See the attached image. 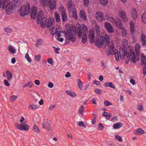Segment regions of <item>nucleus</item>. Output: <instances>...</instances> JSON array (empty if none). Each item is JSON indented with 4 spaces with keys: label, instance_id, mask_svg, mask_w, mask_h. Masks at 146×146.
I'll return each mask as SVG.
<instances>
[{
    "label": "nucleus",
    "instance_id": "nucleus-1",
    "mask_svg": "<svg viewBox=\"0 0 146 146\" xmlns=\"http://www.w3.org/2000/svg\"><path fill=\"white\" fill-rule=\"evenodd\" d=\"M110 37L108 35L104 32L100 37V41L98 39L95 42L96 45L98 47H102L105 48L106 47V44H107L108 48V52L109 54H112L114 53V42L112 41H109Z\"/></svg>",
    "mask_w": 146,
    "mask_h": 146
},
{
    "label": "nucleus",
    "instance_id": "nucleus-2",
    "mask_svg": "<svg viewBox=\"0 0 146 146\" xmlns=\"http://www.w3.org/2000/svg\"><path fill=\"white\" fill-rule=\"evenodd\" d=\"M21 4V0H13L11 3L9 0H0V7L4 8L6 6V13L10 15L13 11L15 9L16 7Z\"/></svg>",
    "mask_w": 146,
    "mask_h": 146
},
{
    "label": "nucleus",
    "instance_id": "nucleus-3",
    "mask_svg": "<svg viewBox=\"0 0 146 146\" xmlns=\"http://www.w3.org/2000/svg\"><path fill=\"white\" fill-rule=\"evenodd\" d=\"M119 54L122 59H123L125 57H127L134 63L136 62L137 61V58L135 56L134 51L132 50H131L129 52L127 53L126 48L121 47L119 49Z\"/></svg>",
    "mask_w": 146,
    "mask_h": 146
},
{
    "label": "nucleus",
    "instance_id": "nucleus-4",
    "mask_svg": "<svg viewBox=\"0 0 146 146\" xmlns=\"http://www.w3.org/2000/svg\"><path fill=\"white\" fill-rule=\"evenodd\" d=\"M64 36L65 38V44H67L68 42L71 41L74 42L76 40V37L75 36H73L72 35H69L66 34L65 32L63 31H60V32L57 34L56 36V39L58 40L60 42H62L63 40V38H60V37L62 36Z\"/></svg>",
    "mask_w": 146,
    "mask_h": 146
},
{
    "label": "nucleus",
    "instance_id": "nucleus-5",
    "mask_svg": "<svg viewBox=\"0 0 146 146\" xmlns=\"http://www.w3.org/2000/svg\"><path fill=\"white\" fill-rule=\"evenodd\" d=\"M82 30L80 28H78V37L80 38L82 32L83 35L82 36V42L83 43H85L87 40V34L88 33V30L87 27L85 25H83L82 26Z\"/></svg>",
    "mask_w": 146,
    "mask_h": 146
},
{
    "label": "nucleus",
    "instance_id": "nucleus-6",
    "mask_svg": "<svg viewBox=\"0 0 146 146\" xmlns=\"http://www.w3.org/2000/svg\"><path fill=\"white\" fill-rule=\"evenodd\" d=\"M30 4L27 3L25 5L21 6L20 10V15L22 17L28 15L30 13Z\"/></svg>",
    "mask_w": 146,
    "mask_h": 146
},
{
    "label": "nucleus",
    "instance_id": "nucleus-7",
    "mask_svg": "<svg viewBox=\"0 0 146 146\" xmlns=\"http://www.w3.org/2000/svg\"><path fill=\"white\" fill-rule=\"evenodd\" d=\"M108 20L111 22L114 25L120 22V19L118 18L114 19L111 17H109L108 14H106L104 17V20Z\"/></svg>",
    "mask_w": 146,
    "mask_h": 146
},
{
    "label": "nucleus",
    "instance_id": "nucleus-8",
    "mask_svg": "<svg viewBox=\"0 0 146 146\" xmlns=\"http://www.w3.org/2000/svg\"><path fill=\"white\" fill-rule=\"evenodd\" d=\"M15 125L16 128L21 130L28 131L29 128V125H23V123L19 124L17 123H15Z\"/></svg>",
    "mask_w": 146,
    "mask_h": 146
},
{
    "label": "nucleus",
    "instance_id": "nucleus-9",
    "mask_svg": "<svg viewBox=\"0 0 146 146\" xmlns=\"http://www.w3.org/2000/svg\"><path fill=\"white\" fill-rule=\"evenodd\" d=\"M119 16L121 19L123 21L126 22L127 20V18L126 16L125 12L123 11H120L118 13Z\"/></svg>",
    "mask_w": 146,
    "mask_h": 146
},
{
    "label": "nucleus",
    "instance_id": "nucleus-10",
    "mask_svg": "<svg viewBox=\"0 0 146 146\" xmlns=\"http://www.w3.org/2000/svg\"><path fill=\"white\" fill-rule=\"evenodd\" d=\"M118 24H116L115 26H117L118 27L119 29L121 30V33L122 35L123 36H125L126 34V30L123 27V26L120 20V22Z\"/></svg>",
    "mask_w": 146,
    "mask_h": 146
},
{
    "label": "nucleus",
    "instance_id": "nucleus-11",
    "mask_svg": "<svg viewBox=\"0 0 146 146\" xmlns=\"http://www.w3.org/2000/svg\"><path fill=\"white\" fill-rule=\"evenodd\" d=\"M95 34V33L94 30L91 29L89 30L88 38L90 39V43L93 42L94 39Z\"/></svg>",
    "mask_w": 146,
    "mask_h": 146
},
{
    "label": "nucleus",
    "instance_id": "nucleus-12",
    "mask_svg": "<svg viewBox=\"0 0 146 146\" xmlns=\"http://www.w3.org/2000/svg\"><path fill=\"white\" fill-rule=\"evenodd\" d=\"M105 26L109 33H113L114 32V30L112 26L109 23H105Z\"/></svg>",
    "mask_w": 146,
    "mask_h": 146
},
{
    "label": "nucleus",
    "instance_id": "nucleus-13",
    "mask_svg": "<svg viewBox=\"0 0 146 146\" xmlns=\"http://www.w3.org/2000/svg\"><path fill=\"white\" fill-rule=\"evenodd\" d=\"M37 8L35 7H33L31 9V11L30 14L31 18L33 19H35L36 15Z\"/></svg>",
    "mask_w": 146,
    "mask_h": 146
},
{
    "label": "nucleus",
    "instance_id": "nucleus-14",
    "mask_svg": "<svg viewBox=\"0 0 146 146\" xmlns=\"http://www.w3.org/2000/svg\"><path fill=\"white\" fill-rule=\"evenodd\" d=\"M51 10H54L56 8V0H50L48 5Z\"/></svg>",
    "mask_w": 146,
    "mask_h": 146
},
{
    "label": "nucleus",
    "instance_id": "nucleus-15",
    "mask_svg": "<svg viewBox=\"0 0 146 146\" xmlns=\"http://www.w3.org/2000/svg\"><path fill=\"white\" fill-rule=\"evenodd\" d=\"M140 42L143 46H146V36L145 34L142 33L140 37Z\"/></svg>",
    "mask_w": 146,
    "mask_h": 146
},
{
    "label": "nucleus",
    "instance_id": "nucleus-16",
    "mask_svg": "<svg viewBox=\"0 0 146 146\" xmlns=\"http://www.w3.org/2000/svg\"><path fill=\"white\" fill-rule=\"evenodd\" d=\"M96 17L97 19L99 22H101L104 20V17L102 13L101 12L99 11L97 12Z\"/></svg>",
    "mask_w": 146,
    "mask_h": 146
},
{
    "label": "nucleus",
    "instance_id": "nucleus-17",
    "mask_svg": "<svg viewBox=\"0 0 146 146\" xmlns=\"http://www.w3.org/2000/svg\"><path fill=\"white\" fill-rule=\"evenodd\" d=\"M42 124V128L44 129H46L49 130L51 129V127L50 124L47 121H46L43 122Z\"/></svg>",
    "mask_w": 146,
    "mask_h": 146
},
{
    "label": "nucleus",
    "instance_id": "nucleus-18",
    "mask_svg": "<svg viewBox=\"0 0 146 146\" xmlns=\"http://www.w3.org/2000/svg\"><path fill=\"white\" fill-rule=\"evenodd\" d=\"M65 27L67 29V33H66V31H63L66 34H68L69 35H72L74 36L72 33H71L72 30H73L72 28L69 25H66Z\"/></svg>",
    "mask_w": 146,
    "mask_h": 146
},
{
    "label": "nucleus",
    "instance_id": "nucleus-19",
    "mask_svg": "<svg viewBox=\"0 0 146 146\" xmlns=\"http://www.w3.org/2000/svg\"><path fill=\"white\" fill-rule=\"evenodd\" d=\"M40 21L41 26L42 27H44L47 24V19L45 17L41 19Z\"/></svg>",
    "mask_w": 146,
    "mask_h": 146
},
{
    "label": "nucleus",
    "instance_id": "nucleus-20",
    "mask_svg": "<svg viewBox=\"0 0 146 146\" xmlns=\"http://www.w3.org/2000/svg\"><path fill=\"white\" fill-rule=\"evenodd\" d=\"M58 28L57 27L54 28L53 27H52L51 29V34L52 35H54V34H55L56 36V35H57V34L60 31H58Z\"/></svg>",
    "mask_w": 146,
    "mask_h": 146
},
{
    "label": "nucleus",
    "instance_id": "nucleus-21",
    "mask_svg": "<svg viewBox=\"0 0 146 146\" xmlns=\"http://www.w3.org/2000/svg\"><path fill=\"white\" fill-rule=\"evenodd\" d=\"M80 17L84 21L86 19V16L84 11L82 9L80 11Z\"/></svg>",
    "mask_w": 146,
    "mask_h": 146
},
{
    "label": "nucleus",
    "instance_id": "nucleus-22",
    "mask_svg": "<svg viewBox=\"0 0 146 146\" xmlns=\"http://www.w3.org/2000/svg\"><path fill=\"white\" fill-rule=\"evenodd\" d=\"M140 45L138 44H137L135 46V52L136 55L139 57L140 54Z\"/></svg>",
    "mask_w": 146,
    "mask_h": 146
},
{
    "label": "nucleus",
    "instance_id": "nucleus-23",
    "mask_svg": "<svg viewBox=\"0 0 146 146\" xmlns=\"http://www.w3.org/2000/svg\"><path fill=\"white\" fill-rule=\"evenodd\" d=\"M123 123L121 122H118L114 124L113 125V127L114 129H116L121 127L123 126Z\"/></svg>",
    "mask_w": 146,
    "mask_h": 146
},
{
    "label": "nucleus",
    "instance_id": "nucleus-24",
    "mask_svg": "<svg viewBox=\"0 0 146 146\" xmlns=\"http://www.w3.org/2000/svg\"><path fill=\"white\" fill-rule=\"evenodd\" d=\"M130 26L131 32L132 34H133L135 32V27L134 24L132 23V22H131L130 24Z\"/></svg>",
    "mask_w": 146,
    "mask_h": 146
},
{
    "label": "nucleus",
    "instance_id": "nucleus-25",
    "mask_svg": "<svg viewBox=\"0 0 146 146\" xmlns=\"http://www.w3.org/2000/svg\"><path fill=\"white\" fill-rule=\"evenodd\" d=\"M6 73L7 74V79L9 81H10L12 79L13 77L12 74H11L8 70H6Z\"/></svg>",
    "mask_w": 146,
    "mask_h": 146
},
{
    "label": "nucleus",
    "instance_id": "nucleus-26",
    "mask_svg": "<svg viewBox=\"0 0 146 146\" xmlns=\"http://www.w3.org/2000/svg\"><path fill=\"white\" fill-rule=\"evenodd\" d=\"M55 22L54 20V19L52 18L49 19L47 23V27L48 28L50 27L52 25H53L54 23Z\"/></svg>",
    "mask_w": 146,
    "mask_h": 146
},
{
    "label": "nucleus",
    "instance_id": "nucleus-27",
    "mask_svg": "<svg viewBox=\"0 0 146 146\" xmlns=\"http://www.w3.org/2000/svg\"><path fill=\"white\" fill-rule=\"evenodd\" d=\"M132 16L134 19H135L137 17V11L135 8H133L132 10Z\"/></svg>",
    "mask_w": 146,
    "mask_h": 146
},
{
    "label": "nucleus",
    "instance_id": "nucleus-28",
    "mask_svg": "<svg viewBox=\"0 0 146 146\" xmlns=\"http://www.w3.org/2000/svg\"><path fill=\"white\" fill-rule=\"evenodd\" d=\"M144 132V131L141 128L138 129L135 131V134L140 135L143 134Z\"/></svg>",
    "mask_w": 146,
    "mask_h": 146
},
{
    "label": "nucleus",
    "instance_id": "nucleus-29",
    "mask_svg": "<svg viewBox=\"0 0 146 146\" xmlns=\"http://www.w3.org/2000/svg\"><path fill=\"white\" fill-rule=\"evenodd\" d=\"M68 6L69 9L70 10H72L74 7H75L72 3V0H69Z\"/></svg>",
    "mask_w": 146,
    "mask_h": 146
},
{
    "label": "nucleus",
    "instance_id": "nucleus-30",
    "mask_svg": "<svg viewBox=\"0 0 146 146\" xmlns=\"http://www.w3.org/2000/svg\"><path fill=\"white\" fill-rule=\"evenodd\" d=\"M141 63L143 64L146 65V57L144 55V54H141Z\"/></svg>",
    "mask_w": 146,
    "mask_h": 146
},
{
    "label": "nucleus",
    "instance_id": "nucleus-31",
    "mask_svg": "<svg viewBox=\"0 0 146 146\" xmlns=\"http://www.w3.org/2000/svg\"><path fill=\"white\" fill-rule=\"evenodd\" d=\"M39 106L38 105H35L34 104H32L30 105L29 106V109L32 110H35L38 108Z\"/></svg>",
    "mask_w": 146,
    "mask_h": 146
},
{
    "label": "nucleus",
    "instance_id": "nucleus-32",
    "mask_svg": "<svg viewBox=\"0 0 146 146\" xmlns=\"http://www.w3.org/2000/svg\"><path fill=\"white\" fill-rule=\"evenodd\" d=\"M71 10L72 11L73 17L75 19H76L77 18V15L75 8L74 7Z\"/></svg>",
    "mask_w": 146,
    "mask_h": 146
},
{
    "label": "nucleus",
    "instance_id": "nucleus-33",
    "mask_svg": "<svg viewBox=\"0 0 146 146\" xmlns=\"http://www.w3.org/2000/svg\"><path fill=\"white\" fill-rule=\"evenodd\" d=\"M43 15V11H41L38 12L37 17V21H40V20L42 19Z\"/></svg>",
    "mask_w": 146,
    "mask_h": 146
},
{
    "label": "nucleus",
    "instance_id": "nucleus-34",
    "mask_svg": "<svg viewBox=\"0 0 146 146\" xmlns=\"http://www.w3.org/2000/svg\"><path fill=\"white\" fill-rule=\"evenodd\" d=\"M50 0H41L42 5L44 6H47L48 5Z\"/></svg>",
    "mask_w": 146,
    "mask_h": 146
},
{
    "label": "nucleus",
    "instance_id": "nucleus-35",
    "mask_svg": "<svg viewBox=\"0 0 146 146\" xmlns=\"http://www.w3.org/2000/svg\"><path fill=\"white\" fill-rule=\"evenodd\" d=\"M114 53L112 54H115V56L116 60L117 61H118L119 59V56L118 52L117 50L115 49L114 51L113 50Z\"/></svg>",
    "mask_w": 146,
    "mask_h": 146
},
{
    "label": "nucleus",
    "instance_id": "nucleus-36",
    "mask_svg": "<svg viewBox=\"0 0 146 146\" xmlns=\"http://www.w3.org/2000/svg\"><path fill=\"white\" fill-rule=\"evenodd\" d=\"M62 19L63 22H65L67 19V16L66 13H61Z\"/></svg>",
    "mask_w": 146,
    "mask_h": 146
},
{
    "label": "nucleus",
    "instance_id": "nucleus-37",
    "mask_svg": "<svg viewBox=\"0 0 146 146\" xmlns=\"http://www.w3.org/2000/svg\"><path fill=\"white\" fill-rule=\"evenodd\" d=\"M33 130L34 131L37 133H38L40 132V130L39 128L36 125H34L33 126Z\"/></svg>",
    "mask_w": 146,
    "mask_h": 146
},
{
    "label": "nucleus",
    "instance_id": "nucleus-38",
    "mask_svg": "<svg viewBox=\"0 0 146 146\" xmlns=\"http://www.w3.org/2000/svg\"><path fill=\"white\" fill-rule=\"evenodd\" d=\"M33 85V84L31 82H28L26 84L23 86V88H25L26 87L28 86L29 88H31L32 87Z\"/></svg>",
    "mask_w": 146,
    "mask_h": 146
},
{
    "label": "nucleus",
    "instance_id": "nucleus-39",
    "mask_svg": "<svg viewBox=\"0 0 146 146\" xmlns=\"http://www.w3.org/2000/svg\"><path fill=\"white\" fill-rule=\"evenodd\" d=\"M95 29L96 31V33L97 35H100V29L99 26L96 25L95 26Z\"/></svg>",
    "mask_w": 146,
    "mask_h": 146
},
{
    "label": "nucleus",
    "instance_id": "nucleus-40",
    "mask_svg": "<svg viewBox=\"0 0 146 146\" xmlns=\"http://www.w3.org/2000/svg\"><path fill=\"white\" fill-rule=\"evenodd\" d=\"M105 85L106 87H109L113 89H115V87L113 85L112 83L111 82H107L105 83Z\"/></svg>",
    "mask_w": 146,
    "mask_h": 146
},
{
    "label": "nucleus",
    "instance_id": "nucleus-41",
    "mask_svg": "<svg viewBox=\"0 0 146 146\" xmlns=\"http://www.w3.org/2000/svg\"><path fill=\"white\" fill-rule=\"evenodd\" d=\"M9 51L13 54H14L16 51V50L14 47L11 45H10L9 47Z\"/></svg>",
    "mask_w": 146,
    "mask_h": 146
},
{
    "label": "nucleus",
    "instance_id": "nucleus-42",
    "mask_svg": "<svg viewBox=\"0 0 146 146\" xmlns=\"http://www.w3.org/2000/svg\"><path fill=\"white\" fill-rule=\"evenodd\" d=\"M111 114L107 112H104L102 113V115L104 117H107L106 118L107 119H109L111 117Z\"/></svg>",
    "mask_w": 146,
    "mask_h": 146
},
{
    "label": "nucleus",
    "instance_id": "nucleus-43",
    "mask_svg": "<svg viewBox=\"0 0 146 146\" xmlns=\"http://www.w3.org/2000/svg\"><path fill=\"white\" fill-rule=\"evenodd\" d=\"M54 15L56 19V20L57 22H59L60 21V16L58 13L56 12L54 13Z\"/></svg>",
    "mask_w": 146,
    "mask_h": 146
},
{
    "label": "nucleus",
    "instance_id": "nucleus-44",
    "mask_svg": "<svg viewBox=\"0 0 146 146\" xmlns=\"http://www.w3.org/2000/svg\"><path fill=\"white\" fill-rule=\"evenodd\" d=\"M66 94L72 97H74L76 96V94L75 93L73 92L69 91L66 90Z\"/></svg>",
    "mask_w": 146,
    "mask_h": 146
},
{
    "label": "nucleus",
    "instance_id": "nucleus-45",
    "mask_svg": "<svg viewBox=\"0 0 146 146\" xmlns=\"http://www.w3.org/2000/svg\"><path fill=\"white\" fill-rule=\"evenodd\" d=\"M78 86L80 90H82L83 88L82 82L79 79H78Z\"/></svg>",
    "mask_w": 146,
    "mask_h": 146
},
{
    "label": "nucleus",
    "instance_id": "nucleus-46",
    "mask_svg": "<svg viewBox=\"0 0 146 146\" xmlns=\"http://www.w3.org/2000/svg\"><path fill=\"white\" fill-rule=\"evenodd\" d=\"M141 18L142 22L146 24V13L142 15Z\"/></svg>",
    "mask_w": 146,
    "mask_h": 146
},
{
    "label": "nucleus",
    "instance_id": "nucleus-47",
    "mask_svg": "<svg viewBox=\"0 0 146 146\" xmlns=\"http://www.w3.org/2000/svg\"><path fill=\"white\" fill-rule=\"evenodd\" d=\"M42 40L41 39H38L36 43V46L38 47L41 44Z\"/></svg>",
    "mask_w": 146,
    "mask_h": 146
},
{
    "label": "nucleus",
    "instance_id": "nucleus-48",
    "mask_svg": "<svg viewBox=\"0 0 146 146\" xmlns=\"http://www.w3.org/2000/svg\"><path fill=\"white\" fill-rule=\"evenodd\" d=\"M100 3L103 5H107L108 3V0H99Z\"/></svg>",
    "mask_w": 146,
    "mask_h": 146
},
{
    "label": "nucleus",
    "instance_id": "nucleus-49",
    "mask_svg": "<svg viewBox=\"0 0 146 146\" xmlns=\"http://www.w3.org/2000/svg\"><path fill=\"white\" fill-rule=\"evenodd\" d=\"M85 106H82L79 108V112L82 115L83 114V111L84 110Z\"/></svg>",
    "mask_w": 146,
    "mask_h": 146
},
{
    "label": "nucleus",
    "instance_id": "nucleus-50",
    "mask_svg": "<svg viewBox=\"0 0 146 146\" xmlns=\"http://www.w3.org/2000/svg\"><path fill=\"white\" fill-rule=\"evenodd\" d=\"M59 10L60 12V14L66 13L64 7L62 6H60L59 8Z\"/></svg>",
    "mask_w": 146,
    "mask_h": 146
},
{
    "label": "nucleus",
    "instance_id": "nucleus-51",
    "mask_svg": "<svg viewBox=\"0 0 146 146\" xmlns=\"http://www.w3.org/2000/svg\"><path fill=\"white\" fill-rule=\"evenodd\" d=\"M127 42L126 40H123L122 41V46L123 48H126V46L127 45Z\"/></svg>",
    "mask_w": 146,
    "mask_h": 146
},
{
    "label": "nucleus",
    "instance_id": "nucleus-52",
    "mask_svg": "<svg viewBox=\"0 0 146 146\" xmlns=\"http://www.w3.org/2000/svg\"><path fill=\"white\" fill-rule=\"evenodd\" d=\"M104 104L106 106H109L112 105V104L111 102L106 100H104Z\"/></svg>",
    "mask_w": 146,
    "mask_h": 146
},
{
    "label": "nucleus",
    "instance_id": "nucleus-53",
    "mask_svg": "<svg viewBox=\"0 0 146 146\" xmlns=\"http://www.w3.org/2000/svg\"><path fill=\"white\" fill-rule=\"evenodd\" d=\"M25 58L29 62H31V60L29 57V55L28 53H27L25 56Z\"/></svg>",
    "mask_w": 146,
    "mask_h": 146
},
{
    "label": "nucleus",
    "instance_id": "nucleus-54",
    "mask_svg": "<svg viewBox=\"0 0 146 146\" xmlns=\"http://www.w3.org/2000/svg\"><path fill=\"white\" fill-rule=\"evenodd\" d=\"M95 92L96 94L99 95H101L103 94L101 90L98 89H95Z\"/></svg>",
    "mask_w": 146,
    "mask_h": 146
},
{
    "label": "nucleus",
    "instance_id": "nucleus-55",
    "mask_svg": "<svg viewBox=\"0 0 146 146\" xmlns=\"http://www.w3.org/2000/svg\"><path fill=\"white\" fill-rule=\"evenodd\" d=\"M4 31L8 33H11L12 32V31L10 28H5L4 29Z\"/></svg>",
    "mask_w": 146,
    "mask_h": 146
},
{
    "label": "nucleus",
    "instance_id": "nucleus-56",
    "mask_svg": "<svg viewBox=\"0 0 146 146\" xmlns=\"http://www.w3.org/2000/svg\"><path fill=\"white\" fill-rule=\"evenodd\" d=\"M137 108L139 111H143V107L141 104L139 105L138 106Z\"/></svg>",
    "mask_w": 146,
    "mask_h": 146
},
{
    "label": "nucleus",
    "instance_id": "nucleus-57",
    "mask_svg": "<svg viewBox=\"0 0 146 146\" xmlns=\"http://www.w3.org/2000/svg\"><path fill=\"white\" fill-rule=\"evenodd\" d=\"M84 4V6L87 7L89 4V0H83Z\"/></svg>",
    "mask_w": 146,
    "mask_h": 146
},
{
    "label": "nucleus",
    "instance_id": "nucleus-58",
    "mask_svg": "<svg viewBox=\"0 0 146 146\" xmlns=\"http://www.w3.org/2000/svg\"><path fill=\"white\" fill-rule=\"evenodd\" d=\"M17 98V96L15 95H13L11 97V99L12 101L15 100Z\"/></svg>",
    "mask_w": 146,
    "mask_h": 146
},
{
    "label": "nucleus",
    "instance_id": "nucleus-59",
    "mask_svg": "<svg viewBox=\"0 0 146 146\" xmlns=\"http://www.w3.org/2000/svg\"><path fill=\"white\" fill-rule=\"evenodd\" d=\"M78 125L79 126H82L83 127H85V126H84V122L82 121H79V122H78Z\"/></svg>",
    "mask_w": 146,
    "mask_h": 146
},
{
    "label": "nucleus",
    "instance_id": "nucleus-60",
    "mask_svg": "<svg viewBox=\"0 0 146 146\" xmlns=\"http://www.w3.org/2000/svg\"><path fill=\"white\" fill-rule=\"evenodd\" d=\"M47 62L51 64H53L52 58H49L48 59Z\"/></svg>",
    "mask_w": 146,
    "mask_h": 146
},
{
    "label": "nucleus",
    "instance_id": "nucleus-61",
    "mask_svg": "<svg viewBox=\"0 0 146 146\" xmlns=\"http://www.w3.org/2000/svg\"><path fill=\"white\" fill-rule=\"evenodd\" d=\"M115 138L116 139H118L120 141H122V139L121 137L118 135H116L115 136Z\"/></svg>",
    "mask_w": 146,
    "mask_h": 146
},
{
    "label": "nucleus",
    "instance_id": "nucleus-62",
    "mask_svg": "<svg viewBox=\"0 0 146 146\" xmlns=\"http://www.w3.org/2000/svg\"><path fill=\"white\" fill-rule=\"evenodd\" d=\"M104 127L102 123H100L99 124L98 126V129L99 130H102Z\"/></svg>",
    "mask_w": 146,
    "mask_h": 146
},
{
    "label": "nucleus",
    "instance_id": "nucleus-63",
    "mask_svg": "<svg viewBox=\"0 0 146 146\" xmlns=\"http://www.w3.org/2000/svg\"><path fill=\"white\" fill-rule=\"evenodd\" d=\"M40 56L39 55L36 56L35 57V60L38 61L40 58Z\"/></svg>",
    "mask_w": 146,
    "mask_h": 146
},
{
    "label": "nucleus",
    "instance_id": "nucleus-64",
    "mask_svg": "<svg viewBox=\"0 0 146 146\" xmlns=\"http://www.w3.org/2000/svg\"><path fill=\"white\" fill-rule=\"evenodd\" d=\"M111 121L113 122H115L117 121V116H115L113 118H112L111 120Z\"/></svg>",
    "mask_w": 146,
    "mask_h": 146
}]
</instances>
